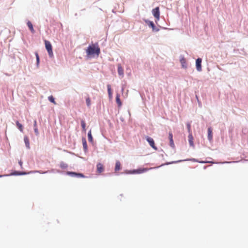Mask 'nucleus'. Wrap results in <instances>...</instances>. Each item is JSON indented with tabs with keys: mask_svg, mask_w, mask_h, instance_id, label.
<instances>
[{
	"mask_svg": "<svg viewBox=\"0 0 248 248\" xmlns=\"http://www.w3.org/2000/svg\"><path fill=\"white\" fill-rule=\"evenodd\" d=\"M116 103L118 104V107H121L122 106V103L121 101L120 98V94H117L116 96Z\"/></svg>",
	"mask_w": 248,
	"mask_h": 248,
	"instance_id": "12",
	"label": "nucleus"
},
{
	"mask_svg": "<svg viewBox=\"0 0 248 248\" xmlns=\"http://www.w3.org/2000/svg\"><path fill=\"white\" fill-rule=\"evenodd\" d=\"M81 126L82 128V130L85 132L86 130V123H85V121L83 120H82L81 122Z\"/></svg>",
	"mask_w": 248,
	"mask_h": 248,
	"instance_id": "19",
	"label": "nucleus"
},
{
	"mask_svg": "<svg viewBox=\"0 0 248 248\" xmlns=\"http://www.w3.org/2000/svg\"><path fill=\"white\" fill-rule=\"evenodd\" d=\"M48 98V100L51 102H52V103H53L55 105L56 104V102H55L54 98L53 97V96L52 95L49 96Z\"/></svg>",
	"mask_w": 248,
	"mask_h": 248,
	"instance_id": "22",
	"label": "nucleus"
},
{
	"mask_svg": "<svg viewBox=\"0 0 248 248\" xmlns=\"http://www.w3.org/2000/svg\"><path fill=\"white\" fill-rule=\"evenodd\" d=\"M149 26L151 27L153 30H155V25L153 22L150 21L149 24Z\"/></svg>",
	"mask_w": 248,
	"mask_h": 248,
	"instance_id": "26",
	"label": "nucleus"
},
{
	"mask_svg": "<svg viewBox=\"0 0 248 248\" xmlns=\"http://www.w3.org/2000/svg\"><path fill=\"white\" fill-rule=\"evenodd\" d=\"M118 72L120 75L123 76L124 75V70L120 64L118 65Z\"/></svg>",
	"mask_w": 248,
	"mask_h": 248,
	"instance_id": "17",
	"label": "nucleus"
},
{
	"mask_svg": "<svg viewBox=\"0 0 248 248\" xmlns=\"http://www.w3.org/2000/svg\"><path fill=\"white\" fill-rule=\"evenodd\" d=\"M19 164L20 166H22V162L21 161H19Z\"/></svg>",
	"mask_w": 248,
	"mask_h": 248,
	"instance_id": "32",
	"label": "nucleus"
},
{
	"mask_svg": "<svg viewBox=\"0 0 248 248\" xmlns=\"http://www.w3.org/2000/svg\"><path fill=\"white\" fill-rule=\"evenodd\" d=\"M88 140H89V141H90V142H92L93 140V137L92 136L91 130L88 132Z\"/></svg>",
	"mask_w": 248,
	"mask_h": 248,
	"instance_id": "20",
	"label": "nucleus"
},
{
	"mask_svg": "<svg viewBox=\"0 0 248 248\" xmlns=\"http://www.w3.org/2000/svg\"><path fill=\"white\" fill-rule=\"evenodd\" d=\"M152 14L154 15V17L157 20L159 19L160 12H159V8L158 7H157L153 9Z\"/></svg>",
	"mask_w": 248,
	"mask_h": 248,
	"instance_id": "4",
	"label": "nucleus"
},
{
	"mask_svg": "<svg viewBox=\"0 0 248 248\" xmlns=\"http://www.w3.org/2000/svg\"><path fill=\"white\" fill-rule=\"evenodd\" d=\"M121 169V163L120 161H117L116 162L115 170L116 171H119Z\"/></svg>",
	"mask_w": 248,
	"mask_h": 248,
	"instance_id": "16",
	"label": "nucleus"
},
{
	"mask_svg": "<svg viewBox=\"0 0 248 248\" xmlns=\"http://www.w3.org/2000/svg\"><path fill=\"white\" fill-rule=\"evenodd\" d=\"M61 167L62 168H65L67 167V165H66L65 164H64V163H62L61 164Z\"/></svg>",
	"mask_w": 248,
	"mask_h": 248,
	"instance_id": "29",
	"label": "nucleus"
},
{
	"mask_svg": "<svg viewBox=\"0 0 248 248\" xmlns=\"http://www.w3.org/2000/svg\"><path fill=\"white\" fill-rule=\"evenodd\" d=\"M8 175H0V177H2V176H8Z\"/></svg>",
	"mask_w": 248,
	"mask_h": 248,
	"instance_id": "33",
	"label": "nucleus"
},
{
	"mask_svg": "<svg viewBox=\"0 0 248 248\" xmlns=\"http://www.w3.org/2000/svg\"><path fill=\"white\" fill-rule=\"evenodd\" d=\"M45 44L49 56L50 58H52L53 57V53L52 51V46L50 42L47 40H45Z\"/></svg>",
	"mask_w": 248,
	"mask_h": 248,
	"instance_id": "2",
	"label": "nucleus"
},
{
	"mask_svg": "<svg viewBox=\"0 0 248 248\" xmlns=\"http://www.w3.org/2000/svg\"><path fill=\"white\" fill-rule=\"evenodd\" d=\"M86 102L87 106L88 107H90L91 106V99L89 96L86 99Z\"/></svg>",
	"mask_w": 248,
	"mask_h": 248,
	"instance_id": "23",
	"label": "nucleus"
},
{
	"mask_svg": "<svg viewBox=\"0 0 248 248\" xmlns=\"http://www.w3.org/2000/svg\"><path fill=\"white\" fill-rule=\"evenodd\" d=\"M146 139L147 141L148 142V143H149L150 145L154 149H155V150H157V147L155 146L154 140L152 138H150L149 137H147Z\"/></svg>",
	"mask_w": 248,
	"mask_h": 248,
	"instance_id": "5",
	"label": "nucleus"
},
{
	"mask_svg": "<svg viewBox=\"0 0 248 248\" xmlns=\"http://www.w3.org/2000/svg\"><path fill=\"white\" fill-rule=\"evenodd\" d=\"M34 132H35V133L36 135H38L39 134V131H38V128L37 127H34Z\"/></svg>",
	"mask_w": 248,
	"mask_h": 248,
	"instance_id": "28",
	"label": "nucleus"
},
{
	"mask_svg": "<svg viewBox=\"0 0 248 248\" xmlns=\"http://www.w3.org/2000/svg\"><path fill=\"white\" fill-rule=\"evenodd\" d=\"M24 140L27 148H30V142L29 139L27 136H25L24 138Z\"/></svg>",
	"mask_w": 248,
	"mask_h": 248,
	"instance_id": "15",
	"label": "nucleus"
},
{
	"mask_svg": "<svg viewBox=\"0 0 248 248\" xmlns=\"http://www.w3.org/2000/svg\"><path fill=\"white\" fill-rule=\"evenodd\" d=\"M186 126H187V130H188L189 134H190V133H192V132H191V125H190V123H187Z\"/></svg>",
	"mask_w": 248,
	"mask_h": 248,
	"instance_id": "25",
	"label": "nucleus"
},
{
	"mask_svg": "<svg viewBox=\"0 0 248 248\" xmlns=\"http://www.w3.org/2000/svg\"><path fill=\"white\" fill-rule=\"evenodd\" d=\"M108 92V96L110 99H111L112 97V92L111 91V86L110 85H107Z\"/></svg>",
	"mask_w": 248,
	"mask_h": 248,
	"instance_id": "13",
	"label": "nucleus"
},
{
	"mask_svg": "<svg viewBox=\"0 0 248 248\" xmlns=\"http://www.w3.org/2000/svg\"><path fill=\"white\" fill-rule=\"evenodd\" d=\"M188 142H189V143L190 146L194 147V142H193V137L192 133H190V134L188 135Z\"/></svg>",
	"mask_w": 248,
	"mask_h": 248,
	"instance_id": "10",
	"label": "nucleus"
},
{
	"mask_svg": "<svg viewBox=\"0 0 248 248\" xmlns=\"http://www.w3.org/2000/svg\"><path fill=\"white\" fill-rule=\"evenodd\" d=\"M181 62L183 67L186 68V60L184 58H183L181 60Z\"/></svg>",
	"mask_w": 248,
	"mask_h": 248,
	"instance_id": "21",
	"label": "nucleus"
},
{
	"mask_svg": "<svg viewBox=\"0 0 248 248\" xmlns=\"http://www.w3.org/2000/svg\"><path fill=\"white\" fill-rule=\"evenodd\" d=\"M35 56H36V58L37 65H38L39 63V57L38 53H37V52L35 53Z\"/></svg>",
	"mask_w": 248,
	"mask_h": 248,
	"instance_id": "27",
	"label": "nucleus"
},
{
	"mask_svg": "<svg viewBox=\"0 0 248 248\" xmlns=\"http://www.w3.org/2000/svg\"><path fill=\"white\" fill-rule=\"evenodd\" d=\"M27 25H28L29 29L31 31V32L32 33H34L35 32V31L33 29V25H32V23H31V22H30V21H28L27 22Z\"/></svg>",
	"mask_w": 248,
	"mask_h": 248,
	"instance_id": "14",
	"label": "nucleus"
},
{
	"mask_svg": "<svg viewBox=\"0 0 248 248\" xmlns=\"http://www.w3.org/2000/svg\"><path fill=\"white\" fill-rule=\"evenodd\" d=\"M34 127H37V122L36 121H34Z\"/></svg>",
	"mask_w": 248,
	"mask_h": 248,
	"instance_id": "30",
	"label": "nucleus"
},
{
	"mask_svg": "<svg viewBox=\"0 0 248 248\" xmlns=\"http://www.w3.org/2000/svg\"><path fill=\"white\" fill-rule=\"evenodd\" d=\"M149 169L147 168H140L136 170H130L129 171V173L130 174H140L146 172Z\"/></svg>",
	"mask_w": 248,
	"mask_h": 248,
	"instance_id": "3",
	"label": "nucleus"
},
{
	"mask_svg": "<svg viewBox=\"0 0 248 248\" xmlns=\"http://www.w3.org/2000/svg\"><path fill=\"white\" fill-rule=\"evenodd\" d=\"M169 138L170 139V146L171 147H174V142H173V135H172V133H171V132L169 133Z\"/></svg>",
	"mask_w": 248,
	"mask_h": 248,
	"instance_id": "11",
	"label": "nucleus"
},
{
	"mask_svg": "<svg viewBox=\"0 0 248 248\" xmlns=\"http://www.w3.org/2000/svg\"><path fill=\"white\" fill-rule=\"evenodd\" d=\"M88 57L93 56L96 55L98 56L100 53V49L97 43L90 45L86 50Z\"/></svg>",
	"mask_w": 248,
	"mask_h": 248,
	"instance_id": "1",
	"label": "nucleus"
},
{
	"mask_svg": "<svg viewBox=\"0 0 248 248\" xmlns=\"http://www.w3.org/2000/svg\"><path fill=\"white\" fill-rule=\"evenodd\" d=\"M16 125L17 127H18V128L19 129V130L21 132H23V126L20 123H19L18 121L16 122Z\"/></svg>",
	"mask_w": 248,
	"mask_h": 248,
	"instance_id": "18",
	"label": "nucleus"
},
{
	"mask_svg": "<svg viewBox=\"0 0 248 248\" xmlns=\"http://www.w3.org/2000/svg\"><path fill=\"white\" fill-rule=\"evenodd\" d=\"M67 174L68 175H70L72 176H77L78 177H82V178L85 177V176L83 174L79 173L68 171L67 172Z\"/></svg>",
	"mask_w": 248,
	"mask_h": 248,
	"instance_id": "7",
	"label": "nucleus"
},
{
	"mask_svg": "<svg viewBox=\"0 0 248 248\" xmlns=\"http://www.w3.org/2000/svg\"><path fill=\"white\" fill-rule=\"evenodd\" d=\"M201 63H202V59L201 58H198L196 60V65L197 70L198 71H201L202 70Z\"/></svg>",
	"mask_w": 248,
	"mask_h": 248,
	"instance_id": "6",
	"label": "nucleus"
},
{
	"mask_svg": "<svg viewBox=\"0 0 248 248\" xmlns=\"http://www.w3.org/2000/svg\"><path fill=\"white\" fill-rule=\"evenodd\" d=\"M213 139V133H212V129L211 127H209L208 128V139L210 141L212 140Z\"/></svg>",
	"mask_w": 248,
	"mask_h": 248,
	"instance_id": "9",
	"label": "nucleus"
},
{
	"mask_svg": "<svg viewBox=\"0 0 248 248\" xmlns=\"http://www.w3.org/2000/svg\"><path fill=\"white\" fill-rule=\"evenodd\" d=\"M82 142H83V146L84 149L86 150L87 149V144L86 141V140L85 139L82 140Z\"/></svg>",
	"mask_w": 248,
	"mask_h": 248,
	"instance_id": "24",
	"label": "nucleus"
},
{
	"mask_svg": "<svg viewBox=\"0 0 248 248\" xmlns=\"http://www.w3.org/2000/svg\"><path fill=\"white\" fill-rule=\"evenodd\" d=\"M22 174L21 173H18V172H15V173H12V174H13V175H15V174Z\"/></svg>",
	"mask_w": 248,
	"mask_h": 248,
	"instance_id": "31",
	"label": "nucleus"
},
{
	"mask_svg": "<svg viewBox=\"0 0 248 248\" xmlns=\"http://www.w3.org/2000/svg\"><path fill=\"white\" fill-rule=\"evenodd\" d=\"M97 167V171L98 173L102 172L104 170V168L101 163H98L96 166Z\"/></svg>",
	"mask_w": 248,
	"mask_h": 248,
	"instance_id": "8",
	"label": "nucleus"
}]
</instances>
